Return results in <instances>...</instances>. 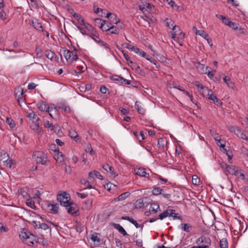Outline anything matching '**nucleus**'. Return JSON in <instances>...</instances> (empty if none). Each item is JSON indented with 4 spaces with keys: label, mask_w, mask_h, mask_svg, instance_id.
Here are the masks:
<instances>
[{
    "label": "nucleus",
    "mask_w": 248,
    "mask_h": 248,
    "mask_svg": "<svg viewBox=\"0 0 248 248\" xmlns=\"http://www.w3.org/2000/svg\"><path fill=\"white\" fill-rule=\"evenodd\" d=\"M30 232L26 231V232H21V233L19 234V237L21 239L23 240H27L30 237L31 235H32Z\"/></svg>",
    "instance_id": "23"
},
{
    "label": "nucleus",
    "mask_w": 248,
    "mask_h": 248,
    "mask_svg": "<svg viewBox=\"0 0 248 248\" xmlns=\"http://www.w3.org/2000/svg\"><path fill=\"white\" fill-rule=\"evenodd\" d=\"M162 191V189L159 187H155L152 190L153 194L155 195H158L160 194Z\"/></svg>",
    "instance_id": "58"
},
{
    "label": "nucleus",
    "mask_w": 248,
    "mask_h": 248,
    "mask_svg": "<svg viewBox=\"0 0 248 248\" xmlns=\"http://www.w3.org/2000/svg\"><path fill=\"white\" fill-rule=\"evenodd\" d=\"M208 99L212 100L214 103H216L217 106H221L222 105L221 101L218 99L216 95L213 93H210V95H208Z\"/></svg>",
    "instance_id": "13"
},
{
    "label": "nucleus",
    "mask_w": 248,
    "mask_h": 248,
    "mask_svg": "<svg viewBox=\"0 0 248 248\" xmlns=\"http://www.w3.org/2000/svg\"><path fill=\"white\" fill-rule=\"evenodd\" d=\"M223 81L226 83L229 87L234 89L235 87L234 83L232 82L231 80V78L227 76H224L223 78Z\"/></svg>",
    "instance_id": "24"
},
{
    "label": "nucleus",
    "mask_w": 248,
    "mask_h": 248,
    "mask_svg": "<svg viewBox=\"0 0 248 248\" xmlns=\"http://www.w3.org/2000/svg\"><path fill=\"white\" fill-rule=\"evenodd\" d=\"M167 86L168 87L170 88H175L176 89V88H177V85L176 84H175V83L174 82H168L167 83Z\"/></svg>",
    "instance_id": "63"
},
{
    "label": "nucleus",
    "mask_w": 248,
    "mask_h": 248,
    "mask_svg": "<svg viewBox=\"0 0 248 248\" xmlns=\"http://www.w3.org/2000/svg\"><path fill=\"white\" fill-rule=\"evenodd\" d=\"M28 117L31 119L34 120V119H36V118L37 117V116L36 115V114H35V113L34 112L32 111L31 112L29 113L28 114Z\"/></svg>",
    "instance_id": "64"
},
{
    "label": "nucleus",
    "mask_w": 248,
    "mask_h": 248,
    "mask_svg": "<svg viewBox=\"0 0 248 248\" xmlns=\"http://www.w3.org/2000/svg\"><path fill=\"white\" fill-rule=\"evenodd\" d=\"M69 135L72 139H74L76 141L78 140V136L75 130H70L69 132Z\"/></svg>",
    "instance_id": "39"
},
{
    "label": "nucleus",
    "mask_w": 248,
    "mask_h": 248,
    "mask_svg": "<svg viewBox=\"0 0 248 248\" xmlns=\"http://www.w3.org/2000/svg\"><path fill=\"white\" fill-rule=\"evenodd\" d=\"M196 243L199 244L198 248H209V247L211 245V239L204 236L200 237L197 240Z\"/></svg>",
    "instance_id": "4"
},
{
    "label": "nucleus",
    "mask_w": 248,
    "mask_h": 248,
    "mask_svg": "<svg viewBox=\"0 0 248 248\" xmlns=\"http://www.w3.org/2000/svg\"><path fill=\"white\" fill-rule=\"evenodd\" d=\"M46 112L49 113V116L53 118L52 112H54V116H58V109L54 107V105L51 104L49 106H47V109Z\"/></svg>",
    "instance_id": "10"
},
{
    "label": "nucleus",
    "mask_w": 248,
    "mask_h": 248,
    "mask_svg": "<svg viewBox=\"0 0 248 248\" xmlns=\"http://www.w3.org/2000/svg\"><path fill=\"white\" fill-rule=\"evenodd\" d=\"M65 207H66L68 213L71 215L76 214L78 210L77 205L72 202H70L67 204V206H65Z\"/></svg>",
    "instance_id": "9"
},
{
    "label": "nucleus",
    "mask_w": 248,
    "mask_h": 248,
    "mask_svg": "<svg viewBox=\"0 0 248 248\" xmlns=\"http://www.w3.org/2000/svg\"><path fill=\"white\" fill-rule=\"evenodd\" d=\"M91 240L94 242L96 245H99L101 244V240L98 236V234L97 233H94L92 235Z\"/></svg>",
    "instance_id": "19"
},
{
    "label": "nucleus",
    "mask_w": 248,
    "mask_h": 248,
    "mask_svg": "<svg viewBox=\"0 0 248 248\" xmlns=\"http://www.w3.org/2000/svg\"><path fill=\"white\" fill-rule=\"evenodd\" d=\"M135 108L137 109L138 112L140 114H143L144 113V109L142 108L139 104V103L137 101L135 103Z\"/></svg>",
    "instance_id": "51"
},
{
    "label": "nucleus",
    "mask_w": 248,
    "mask_h": 248,
    "mask_svg": "<svg viewBox=\"0 0 248 248\" xmlns=\"http://www.w3.org/2000/svg\"><path fill=\"white\" fill-rule=\"evenodd\" d=\"M15 95L16 98L22 97V95L24 93L22 88L18 87L15 90Z\"/></svg>",
    "instance_id": "26"
},
{
    "label": "nucleus",
    "mask_w": 248,
    "mask_h": 248,
    "mask_svg": "<svg viewBox=\"0 0 248 248\" xmlns=\"http://www.w3.org/2000/svg\"><path fill=\"white\" fill-rule=\"evenodd\" d=\"M166 26L169 28H171L173 27L174 22L171 19L167 18L166 19Z\"/></svg>",
    "instance_id": "56"
},
{
    "label": "nucleus",
    "mask_w": 248,
    "mask_h": 248,
    "mask_svg": "<svg viewBox=\"0 0 248 248\" xmlns=\"http://www.w3.org/2000/svg\"><path fill=\"white\" fill-rule=\"evenodd\" d=\"M35 52L36 53V55L39 58H41L42 57V49L39 46H36L35 47Z\"/></svg>",
    "instance_id": "57"
},
{
    "label": "nucleus",
    "mask_w": 248,
    "mask_h": 248,
    "mask_svg": "<svg viewBox=\"0 0 248 248\" xmlns=\"http://www.w3.org/2000/svg\"><path fill=\"white\" fill-rule=\"evenodd\" d=\"M6 123L7 124L9 125L10 127L12 128L15 127L16 125L14 121L12 119L8 117L6 118Z\"/></svg>",
    "instance_id": "55"
},
{
    "label": "nucleus",
    "mask_w": 248,
    "mask_h": 248,
    "mask_svg": "<svg viewBox=\"0 0 248 248\" xmlns=\"http://www.w3.org/2000/svg\"><path fill=\"white\" fill-rule=\"evenodd\" d=\"M122 46L126 48L131 51H134V52L139 54L140 56H142V57L146 58V56H147L146 53H145L144 51H142V50L140 49L138 47H135L134 46L128 43H124L122 44Z\"/></svg>",
    "instance_id": "6"
},
{
    "label": "nucleus",
    "mask_w": 248,
    "mask_h": 248,
    "mask_svg": "<svg viewBox=\"0 0 248 248\" xmlns=\"http://www.w3.org/2000/svg\"><path fill=\"white\" fill-rule=\"evenodd\" d=\"M200 182V179L196 175L192 176V183L193 185H198Z\"/></svg>",
    "instance_id": "48"
},
{
    "label": "nucleus",
    "mask_w": 248,
    "mask_h": 248,
    "mask_svg": "<svg viewBox=\"0 0 248 248\" xmlns=\"http://www.w3.org/2000/svg\"><path fill=\"white\" fill-rule=\"evenodd\" d=\"M103 168L107 172V173H109L112 176L115 177L118 175V174H116V173L114 172L113 168L108 164H104L103 166Z\"/></svg>",
    "instance_id": "12"
},
{
    "label": "nucleus",
    "mask_w": 248,
    "mask_h": 248,
    "mask_svg": "<svg viewBox=\"0 0 248 248\" xmlns=\"http://www.w3.org/2000/svg\"><path fill=\"white\" fill-rule=\"evenodd\" d=\"M229 27L232 28L234 31H239L240 33L247 35L248 31L246 29L241 28L238 24L232 22Z\"/></svg>",
    "instance_id": "8"
},
{
    "label": "nucleus",
    "mask_w": 248,
    "mask_h": 248,
    "mask_svg": "<svg viewBox=\"0 0 248 248\" xmlns=\"http://www.w3.org/2000/svg\"><path fill=\"white\" fill-rule=\"evenodd\" d=\"M106 17H108L111 22L116 24L120 21V20L117 18V16L115 14L108 13Z\"/></svg>",
    "instance_id": "20"
},
{
    "label": "nucleus",
    "mask_w": 248,
    "mask_h": 248,
    "mask_svg": "<svg viewBox=\"0 0 248 248\" xmlns=\"http://www.w3.org/2000/svg\"><path fill=\"white\" fill-rule=\"evenodd\" d=\"M148 57H149V55H147L145 58L148 61H149L153 63L155 66V67L156 68H159L160 66H159L158 62H157V61L153 58H148Z\"/></svg>",
    "instance_id": "43"
},
{
    "label": "nucleus",
    "mask_w": 248,
    "mask_h": 248,
    "mask_svg": "<svg viewBox=\"0 0 248 248\" xmlns=\"http://www.w3.org/2000/svg\"><path fill=\"white\" fill-rule=\"evenodd\" d=\"M34 241L36 242V236L32 234L30 236L28 240H26V243L29 246H31L33 244Z\"/></svg>",
    "instance_id": "41"
},
{
    "label": "nucleus",
    "mask_w": 248,
    "mask_h": 248,
    "mask_svg": "<svg viewBox=\"0 0 248 248\" xmlns=\"http://www.w3.org/2000/svg\"><path fill=\"white\" fill-rule=\"evenodd\" d=\"M73 16L81 25L84 24V19L80 15L74 13Z\"/></svg>",
    "instance_id": "27"
},
{
    "label": "nucleus",
    "mask_w": 248,
    "mask_h": 248,
    "mask_svg": "<svg viewBox=\"0 0 248 248\" xmlns=\"http://www.w3.org/2000/svg\"><path fill=\"white\" fill-rule=\"evenodd\" d=\"M26 203L27 206L33 209H35L36 208L34 201L32 200L31 199H27Z\"/></svg>",
    "instance_id": "34"
},
{
    "label": "nucleus",
    "mask_w": 248,
    "mask_h": 248,
    "mask_svg": "<svg viewBox=\"0 0 248 248\" xmlns=\"http://www.w3.org/2000/svg\"><path fill=\"white\" fill-rule=\"evenodd\" d=\"M80 182L83 185H84L85 186V188H84L85 189H86V188H90L91 189V188H93V187L90 184V182L84 179H81Z\"/></svg>",
    "instance_id": "37"
},
{
    "label": "nucleus",
    "mask_w": 248,
    "mask_h": 248,
    "mask_svg": "<svg viewBox=\"0 0 248 248\" xmlns=\"http://www.w3.org/2000/svg\"><path fill=\"white\" fill-rule=\"evenodd\" d=\"M192 226L187 223L181 224V229L187 232H190L191 231Z\"/></svg>",
    "instance_id": "31"
},
{
    "label": "nucleus",
    "mask_w": 248,
    "mask_h": 248,
    "mask_svg": "<svg viewBox=\"0 0 248 248\" xmlns=\"http://www.w3.org/2000/svg\"><path fill=\"white\" fill-rule=\"evenodd\" d=\"M44 126L46 128L50 129L51 130H53L54 129V126L52 123H50L48 121H47L44 123Z\"/></svg>",
    "instance_id": "50"
},
{
    "label": "nucleus",
    "mask_w": 248,
    "mask_h": 248,
    "mask_svg": "<svg viewBox=\"0 0 248 248\" xmlns=\"http://www.w3.org/2000/svg\"><path fill=\"white\" fill-rule=\"evenodd\" d=\"M172 29L173 32L176 33V34L180 36V37L184 38L185 34L183 33L181 29L178 26L174 25Z\"/></svg>",
    "instance_id": "21"
},
{
    "label": "nucleus",
    "mask_w": 248,
    "mask_h": 248,
    "mask_svg": "<svg viewBox=\"0 0 248 248\" xmlns=\"http://www.w3.org/2000/svg\"><path fill=\"white\" fill-rule=\"evenodd\" d=\"M172 209H169L164 211L162 213L159 215L158 218L162 220L168 217H170L171 215H172Z\"/></svg>",
    "instance_id": "18"
},
{
    "label": "nucleus",
    "mask_w": 248,
    "mask_h": 248,
    "mask_svg": "<svg viewBox=\"0 0 248 248\" xmlns=\"http://www.w3.org/2000/svg\"><path fill=\"white\" fill-rule=\"evenodd\" d=\"M93 200L92 199H88L85 202L86 204L85 208L88 209H90L92 208L93 205Z\"/></svg>",
    "instance_id": "53"
},
{
    "label": "nucleus",
    "mask_w": 248,
    "mask_h": 248,
    "mask_svg": "<svg viewBox=\"0 0 248 248\" xmlns=\"http://www.w3.org/2000/svg\"><path fill=\"white\" fill-rule=\"evenodd\" d=\"M59 108L62 109L66 114H69L71 112L70 108L68 106L62 105L59 107Z\"/></svg>",
    "instance_id": "52"
},
{
    "label": "nucleus",
    "mask_w": 248,
    "mask_h": 248,
    "mask_svg": "<svg viewBox=\"0 0 248 248\" xmlns=\"http://www.w3.org/2000/svg\"><path fill=\"white\" fill-rule=\"evenodd\" d=\"M111 79L114 81H117L121 83H123L125 81V79L117 75H113L111 77Z\"/></svg>",
    "instance_id": "42"
},
{
    "label": "nucleus",
    "mask_w": 248,
    "mask_h": 248,
    "mask_svg": "<svg viewBox=\"0 0 248 248\" xmlns=\"http://www.w3.org/2000/svg\"><path fill=\"white\" fill-rule=\"evenodd\" d=\"M82 25H83L85 26V28L90 31V32L93 31H95V29L93 28V27L90 25V24L88 23L84 22V24H82Z\"/></svg>",
    "instance_id": "54"
},
{
    "label": "nucleus",
    "mask_w": 248,
    "mask_h": 248,
    "mask_svg": "<svg viewBox=\"0 0 248 248\" xmlns=\"http://www.w3.org/2000/svg\"><path fill=\"white\" fill-rule=\"evenodd\" d=\"M195 65L197 70L202 73L206 74L207 72L208 69H211L210 67H208V66L205 67L204 64H202L200 62L196 63Z\"/></svg>",
    "instance_id": "11"
},
{
    "label": "nucleus",
    "mask_w": 248,
    "mask_h": 248,
    "mask_svg": "<svg viewBox=\"0 0 248 248\" xmlns=\"http://www.w3.org/2000/svg\"><path fill=\"white\" fill-rule=\"evenodd\" d=\"M62 53L68 62H72L78 59V56L75 52L64 48L62 50Z\"/></svg>",
    "instance_id": "3"
},
{
    "label": "nucleus",
    "mask_w": 248,
    "mask_h": 248,
    "mask_svg": "<svg viewBox=\"0 0 248 248\" xmlns=\"http://www.w3.org/2000/svg\"><path fill=\"white\" fill-rule=\"evenodd\" d=\"M57 200L60 202L61 205L63 206H67V204L70 202H69L70 197L69 194L65 192L58 195Z\"/></svg>",
    "instance_id": "7"
},
{
    "label": "nucleus",
    "mask_w": 248,
    "mask_h": 248,
    "mask_svg": "<svg viewBox=\"0 0 248 248\" xmlns=\"http://www.w3.org/2000/svg\"><path fill=\"white\" fill-rule=\"evenodd\" d=\"M33 159L38 164L46 165L47 163L46 155L45 153L41 151H37L33 155Z\"/></svg>",
    "instance_id": "2"
},
{
    "label": "nucleus",
    "mask_w": 248,
    "mask_h": 248,
    "mask_svg": "<svg viewBox=\"0 0 248 248\" xmlns=\"http://www.w3.org/2000/svg\"><path fill=\"white\" fill-rule=\"evenodd\" d=\"M226 171L229 173L234 175L238 178L242 180H244L245 176L243 173L242 170L238 167H236L232 165H229L228 164H224Z\"/></svg>",
    "instance_id": "1"
},
{
    "label": "nucleus",
    "mask_w": 248,
    "mask_h": 248,
    "mask_svg": "<svg viewBox=\"0 0 248 248\" xmlns=\"http://www.w3.org/2000/svg\"><path fill=\"white\" fill-rule=\"evenodd\" d=\"M18 193L21 194L23 197H27L28 196L27 192L25 190V188H22L18 190Z\"/></svg>",
    "instance_id": "61"
},
{
    "label": "nucleus",
    "mask_w": 248,
    "mask_h": 248,
    "mask_svg": "<svg viewBox=\"0 0 248 248\" xmlns=\"http://www.w3.org/2000/svg\"><path fill=\"white\" fill-rule=\"evenodd\" d=\"M97 43H98L100 46L104 47L105 48L108 49L110 51H111L109 45L101 39H98Z\"/></svg>",
    "instance_id": "47"
},
{
    "label": "nucleus",
    "mask_w": 248,
    "mask_h": 248,
    "mask_svg": "<svg viewBox=\"0 0 248 248\" xmlns=\"http://www.w3.org/2000/svg\"><path fill=\"white\" fill-rule=\"evenodd\" d=\"M105 31H108L110 34H118L120 31V29L116 26H112L109 28H105Z\"/></svg>",
    "instance_id": "15"
},
{
    "label": "nucleus",
    "mask_w": 248,
    "mask_h": 248,
    "mask_svg": "<svg viewBox=\"0 0 248 248\" xmlns=\"http://www.w3.org/2000/svg\"><path fill=\"white\" fill-rule=\"evenodd\" d=\"M135 173L141 177H145L147 173L144 168H139L134 169Z\"/></svg>",
    "instance_id": "17"
},
{
    "label": "nucleus",
    "mask_w": 248,
    "mask_h": 248,
    "mask_svg": "<svg viewBox=\"0 0 248 248\" xmlns=\"http://www.w3.org/2000/svg\"><path fill=\"white\" fill-rule=\"evenodd\" d=\"M237 137L243 139L246 141H248V138L245 133V131L238 127L236 130V132L235 134Z\"/></svg>",
    "instance_id": "14"
},
{
    "label": "nucleus",
    "mask_w": 248,
    "mask_h": 248,
    "mask_svg": "<svg viewBox=\"0 0 248 248\" xmlns=\"http://www.w3.org/2000/svg\"><path fill=\"white\" fill-rule=\"evenodd\" d=\"M238 128V127L237 126H230L228 127V130L232 133H233L234 134H235L236 132V130H237Z\"/></svg>",
    "instance_id": "62"
},
{
    "label": "nucleus",
    "mask_w": 248,
    "mask_h": 248,
    "mask_svg": "<svg viewBox=\"0 0 248 248\" xmlns=\"http://www.w3.org/2000/svg\"><path fill=\"white\" fill-rule=\"evenodd\" d=\"M55 56V53L51 50H46V57L47 59H50L51 61H53V58Z\"/></svg>",
    "instance_id": "40"
},
{
    "label": "nucleus",
    "mask_w": 248,
    "mask_h": 248,
    "mask_svg": "<svg viewBox=\"0 0 248 248\" xmlns=\"http://www.w3.org/2000/svg\"><path fill=\"white\" fill-rule=\"evenodd\" d=\"M38 229H42V230H46L47 229H48L49 227H48V225L44 223H41L40 222V221H39Z\"/></svg>",
    "instance_id": "59"
},
{
    "label": "nucleus",
    "mask_w": 248,
    "mask_h": 248,
    "mask_svg": "<svg viewBox=\"0 0 248 248\" xmlns=\"http://www.w3.org/2000/svg\"><path fill=\"white\" fill-rule=\"evenodd\" d=\"M210 133L212 134V136H213V138L216 141H217V144L218 145V143H220L221 140L220 136L217 133L214 132L212 130H210Z\"/></svg>",
    "instance_id": "38"
},
{
    "label": "nucleus",
    "mask_w": 248,
    "mask_h": 248,
    "mask_svg": "<svg viewBox=\"0 0 248 248\" xmlns=\"http://www.w3.org/2000/svg\"><path fill=\"white\" fill-rule=\"evenodd\" d=\"M87 35L91 37L97 43L98 42V39H100L99 38V35L98 33L96 32V30L90 32Z\"/></svg>",
    "instance_id": "28"
},
{
    "label": "nucleus",
    "mask_w": 248,
    "mask_h": 248,
    "mask_svg": "<svg viewBox=\"0 0 248 248\" xmlns=\"http://www.w3.org/2000/svg\"><path fill=\"white\" fill-rule=\"evenodd\" d=\"M114 227L124 235H127V233L124 228L119 224H114Z\"/></svg>",
    "instance_id": "25"
},
{
    "label": "nucleus",
    "mask_w": 248,
    "mask_h": 248,
    "mask_svg": "<svg viewBox=\"0 0 248 248\" xmlns=\"http://www.w3.org/2000/svg\"><path fill=\"white\" fill-rule=\"evenodd\" d=\"M219 247L220 248H228V243L226 238H222L220 240Z\"/></svg>",
    "instance_id": "35"
},
{
    "label": "nucleus",
    "mask_w": 248,
    "mask_h": 248,
    "mask_svg": "<svg viewBox=\"0 0 248 248\" xmlns=\"http://www.w3.org/2000/svg\"><path fill=\"white\" fill-rule=\"evenodd\" d=\"M196 33L197 35L201 36L205 39H206V38H208L209 36L208 34L205 31L202 30L197 31Z\"/></svg>",
    "instance_id": "49"
},
{
    "label": "nucleus",
    "mask_w": 248,
    "mask_h": 248,
    "mask_svg": "<svg viewBox=\"0 0 248 248\" xmlns=\"http://www.w3.org/2000/svg\"><path fill=\"white\" fill-rule=\"evenodd\" d=\"M117 47L122 52L124 57L127 61L128 64L129 65H130V64H133L134 62L130 60V58L128 55L125 52H124V50H121V49L118 46H117Z\"/></svg>",
    "instance_id": "29"
},
{
    "label": "nucleus",
    "mask_w": 248,
    "mask_h": 248,
    "mask_svg": "<svg viewBox=\"0 0 248 248\" xmlns=\"http://www.w3.org/2000/svg\"><path fill=\"white\" fill-rule=\"evenodd\" d=\"M31 24L37 30L44 31V29L43 26L40 22H39L38 20H31Z\"/></svg>",
    "instance_id": "16"
},
{
    "label": "nucleus",
    "mask_w": 248,
    "mask_h": 248,
    "mask_svg": "<svg viewBox=\"0 0 248 248\" xmlns=\"http://www.w3.org/2000/svg\"><path fill=\"white\" fill-rule=\"evenodd\" d=\"M31 128L38 134H41L42 132L41 128L39 127L38 124L36 123H33L31 125Z\"/></svg>",
    "instance_id": "32"
},
{
    "label": "nucleus",
    "mask_w": 248,
    "mask_h": 248,
    "mask_svg": "<svg viewBox=\"0 0 248 248\" xmlns=\"http://www.w3.org/2000/svg\"><path fill=\"white\" fill-rule=\"evenodd\" d=\"M130 223L133 224L136 228H138L141 227V229H142L143 227V225H140L139 224H138L136 221H135L133 218L131 220H130Z\"/></svg>",
    "instance_id": "60"
},
{
    "label": "nucleus",
    "mask_w": 248,
    "mask_h": 248,
    "mask_svg": "<svg viewBox=\"0 0 248 248\" xmlns=\"http://www.w3.org/2000/svg\"><path fill=\"white\" fill-rule=\"evenodd\" d=\"M3 165L5 167H6L7 168H12V165H13V161L12 159H9V157L8 159L5 160L3 162Z\"/></svg>",
    "instance_id": "44"
},
{
    "label": "nucleus",
    "mask_w": 248,
    "mask_h": 248,
    "mask_svg": "<svg viewBox=\"0 0 248 248\" xmlns=\"http://www.w3.org/2000/svg\"><path fill=\"white\" fill-rule=\"evenodd\" d=\"M199 92L204 97L207 96L208 95H210V93H212V91L211 90H209L208 89L205 87H204L203 89H202Z\"/></svg>",
    "instance_id": "36"
},
{
    "label": "nucleus",
    "mask_w": 248,
    "mask_h": 248,
    "mask_svg": "<svg viewBox=\"0 0 248 248\" xmlns=\"http://www.w3.org/2000/svg\"><path fill=\"white\" fill-rule=\"evenodd\" d=\"M45 210L48 213L56 214L59 211V204L46 202L44 205Z\"/></svg>",
    "instance_id": "5"
},
{
    "label": "nucleus",
    "mask_w": 248,
    "mask_h": 248,
    "mask_svg": "<svg viewBox=\"0 0 248 248\" xmlns=\"http://www.w3.org/2000/svg\"><path fill=\"white\" fill-rule=\"evenodd\" d=\"M36 242L37 243L41 244L43 246L47 245V241L44 237L36 238Z\"/></svg>",
    "instance_id": "45"
},
{
    "label": "nucleus",
    "mask_w": 248,
    "mask_h": 248,
    "mask_svg": "<svg viewBox=\"0 0 248 248\" xmlns=\"http://www.w3.org/2000/svg\"><path fill=\"white\" fill-rule=\"evenodd\" d=\"M47 105L46 103L43 101H39L37 104V107L41 111H46L47 109Z\"/></svg>",
    "instance_id": "22"
},
{
    "label": "nucleus",
    "mask_w": 248,
    "mask_h": 248,
    "mask_svg": "<svg viewBox=\"0 0 248 248\" xmlns=\"http://www.w3.org/2000/svg\"><path fill=\"white\" fill-rule=\"evenodd\" d=\"M9 155L5 151H1L0 152V161H2L3 162L8 159Z\"/></svg>",
    "instance_id": "33"
},
{
    "label": "nucleus",
    "mask_w": 248,
    "mask_h": 248,
    "mask_svg": "<svg viewBox=\"0 0 248 248\" xmlns=\"http://www.w3.org/2000/svg\"><path fill=\"white\" fill-rule=\"evenodd\" d=\"M159 205L158 204L152 203L150 205L149 209L152 213H155L159 209Z\"/></svg>",
    "instance_id": "30"
},
{
    "label": "nucleus",
    "mask_w": 248,
    "mask_h": 248,
    "mask_svg": "<svg viewBox=\"0 0 248 248\" xmlns=\"http://www.w3.org/2000/svg\"><path fill=\"white\" fill-rule=\"evenodd\" d=\"M130 195V193L129 192H125L120 194L118 197V201H122L125 199L127 197H128Z\"/></svg>",
    "instance_id": "46"
}]
</instances>
